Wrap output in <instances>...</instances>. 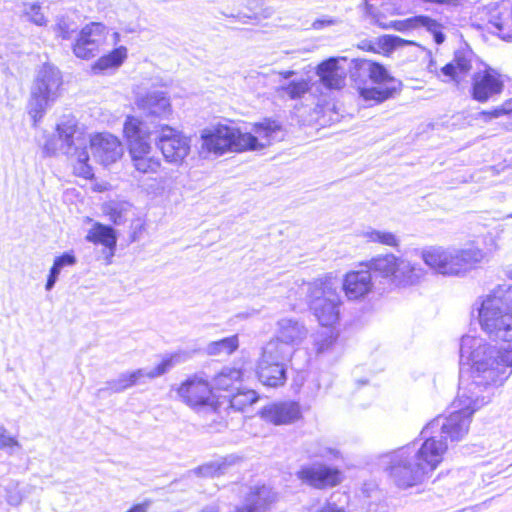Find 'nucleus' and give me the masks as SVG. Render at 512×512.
Wrapping results in <instances>:
<instances>
[{"mask_svg": "<svg viewBox=\"0 0 512 512\" xmlns=\"http://www.w3.org/2000/svg\"><path fill=\"white\" fill-rule=\"evenodd\" d=\"M252 133H242V135H249L253 140L248 141L245 150H262L273 142L280 141L283 138L282 125L271 119H264L261 122L253 125Z\"/></svg>", "mask_w": 512, "mask_h": 512, "instance_id": "obj_20", "label": "nucleus"}, {"mask_svg": "<svg viewBox=\"0 0 512 512\" xmlns=\"http://www.w3.org/2000/svg\"><path fill=\"white\" fill-rule=\"evenodd\" d=\"M239 346V340L237 335H232L230 337L223 338L218 341H213L209 343L206 347V352L208 355L218 356V355H230L235 350H237Z\"/></svg>", "mask_w": 512, "mask_h": 512, "instance_id": "obj_39", "label": "nucleus"}, {"mask_svg": "<svg viewBox=\"0 0 512 512\" xmlns=\"http://www.w3.org/2000/svg\"><path fill=\"white\" fill-rule=\"evenodd\" d=\"M296 476L302 483L315 489L334 487L341 482L339 470L324 464L302 466Z\"/></svg>", "mask_w": 512, "mask_h": 512, "instance_id": "obj_16", "label": "nucleus"}, {"mask_svg": "<svg viewBox=\"0 0 512 512\" xmlns=\"http://www.w3.org/2000/svg\"><path fill=\"white\" fill-rule=\"evenodd\" d=\"M106 26L102 23L92 22L80 31L73 52L76 57L89 59L96 55L100 45L104 42Z\"/></svg>", "mask_w": 512, "mask_h": 512, "instance_id": "obj_17", "label": "nucleus"}, {"mask_svg": "<svg viewBox=\"0 0 512 512\" xmlns=\"http://www.w3.org/2000/svg\"><path fill=\"white\" fill-rule=\"evenodd\" d=\"M58 147L63 154L76 156L74 166L76 175L85 179L93 177L92 167L88 164L89 155L86 151V139L74 118H67L57 125Z\"/></svg>", "mask_w": 512, "mask_h": 512, "instance_id": "obj_6", "label": "nucleus"}, {"mask_svg": "<svg viewBox=\"0 0 512 512\" xmlns=\"http://www.w3.org/2000/svg\"><path fill=\"white\" fill-rule=\"evenodd\" d=\"M275 500L276 495L270 487H257L247 495L245 503L236 508L235 512H266Z\"/></svg>", "mask_w": 512, "mask_h": 512, "instance_id": "obj_29", "label": "nucleus"}, {"mask_svg": "<svg viewBox=\"0 0 512 512\" xmlns=\"http://www.w3.org/2000/svg\"><path fill=\"white\" fill-rule=\"evenodd\" d=\"M154 128L157 133L156 145L164 159L174 165L182 164L191 149L190 139L166 124L155 125Z\"/></svg>", "mask_w": 512, "mask_h": 512, "instance_id": "obj_13", "label": "nucleus"}, {"mask_svg": "<svg viewBox=\"0 0 512 512\" xmlns=\"http://www.w3.org/2000/svg\"><path fill=\"white\" fill-rule=\"evenodd\" d=\"M317 512H345V510L338 507L336 504L326 503Z\"/></svg>", "mask_w": 512, "mask_h": 512, "instance_id": "obj_51", "label": "nucleus"}, {"mask_svg": "<svg viewBox=\"0 0 512 512\" xmlns=\"http://www.w3.org/2000/svg\"><path fill=\"white\" fill-rule=\"evenodd\" d=\"M495 388L479 382L470 376V381L461 384L458 390L457 398L453 405L455 408L463 410L470 416L476 411L487 405L493 395Z\"/></svg>", "mask_w": 512, "mask_h": 512, "instance_id": "obj_14", "label": "nucleus"}, {"mask_svg": "<svg viewBox=\"0 0 512 512\" xmlns=\"http://www.w3.org/2000/svg\"><path fill=\"white\" fill-rule=\"evenodd\" d=\"M460 359L471 363V377L495 389L512 374V344L502 348L480 336L465 335L460 342Z\"/></svg>", "mask_w": 512, "mask_h": 512, "instance_id": "obj_2", "label": "nucleus"}, {"mask_svg": "<svg viewBox=\"0 0 512 512\" xmlns=\"http://www.w3.org/2000/svg\"><path fill=\"white\" fill-rule=\"evenodd\" d=\"M186 354L175 353L165 357L154 369H138L133 372L121 373L116 379L105 382V386L98 389L96 395L100 397L103 394L121 393L126 389L139 383L144 377L153 379L168 372L176 364L185 361Z\"/></svg>", "mask_w": 512, "mask_h": 512, "instance_id": "obj_11", "label": "nucleus"}, {"mask_svg": "<svg viewBox=\"0 0 512 512\" xmlns=\"http://www.w3.org/2000/svg\"><path fill=\"white\" fill-rule=\"evenodd\" d=\"M364 237L374 243H379L382 245L396 247L398 246V238L395 234L388 231H380V230H368L364 233Z\"/></svg>", "mask_w": 512, "mask_h": 512, "instance_id": "obj_43", "label": "nucleus"}, {"mask_svg": "<svg viewBox=\"0 0 512 512\" xmlns=\"http://www.w3.org/2000/svg\"><path fill=\"white\" fill-rule=\"evenodd\" d=\"M131 208L129 202L112 200L103 205V212L115 225H121L128 219Z\"/></svg>", "mask_w": 512, "mask_h": 512, "instance_id": "obj_36", "label": "nucleus"}, {"mask_svg": "<svg viewBox=\"0 0 512 512\" xmlns=\"http://www.w3.org/2000/svg\"><path fill=\"white\" fill-rule=\"evenodd\" d=\"M367 270L375 278H382L396 286L413 285L423 276V269L394 254L379 255L366 263Z\"/></svg>", "mask_w": 512, "mask_h": 512, "instance_id": "obj_5", "label": "nucleus"}, {"mask_svg": "<svg viewBox=\"0 0 512 512\" xmlns=\"http://www.w3.org/2000/svg\"><path fill=\"white\" fill-rule=\"evenodd\" d=\"M453 253L455 266L454 276L466 274L484 258V252L475 246H468L465 248L453 247Z\"/></svg>", "mask_w": 512, "mask_h": 512, "instance_id": "obj_30", "label": "nucleus"}, {"mask_svg": "<svg viewBox=\"0 0 512 512\" xmlns=\"http://www.w3.org/2000/svg\"><path fill=\"white\" fill-rule=\"evenodd\" d=\"M258 400L257 393L254 390L238 391L230 398V407L243 411L247 406H251Z\"/></svg>", "mask_w": 512, "mask_h": 512, "instance_id": "obj_42", "label": "nucleus"}, {"mask_svg": "<svg viewBox=\"0 0 512 512\" xmlns=\"http://www.w3.org/2000/svg\"><path fill=\"white\" fill-rule=\"evenodd\" d=\"M201 153L222 155L226 151H245L248 141L253 140L249 135L226 124H217L201 131Z\"/></svg>", "mask_w": 512, "mask_h": 512, "instance_id": "obj_8", "label": "nucleus"}, {"mask_svg": "<svg viewBox=\"0 0 512 512\" xmlns=\"http://www.w3.org/2000/svg\"><path fill=\"white\" fill-rule=\"evenodd\" d=\"M61 84L60 71L52 65H43L33 83L29 101V113L35 120L42 117L48 105L58 97Z\"/></svg>", "mask_w": 512, "mask_h": 512, "instance_id": "obj_9", "label": "nucleus"}, {"mask_svg": "<svg viewBox=\"0 0 512 512\" xmlns=\"http://www.w3.org/2000/svg\"><path fill=\"white\" fill-rule=\"evenodd\" d=\"M152 146L143 148L141 145L134 144L133 151H129L131 160L135 169L142 174L156 173L161 162L157 157L151 155Z\"/></svg>", "mask_w": 512, "mask_h": 512, "instance_id": "obj_31", "label": "nucleus"}, {"mask_svg": "<svg viewBox=\"0 0 512 512\" xmlns=\"http://www.w3.org/2000/svg\"><path fill=\"white\" fill-rule=\"evenodd\" d=\"M478 320L490 338L512 344V283L498 285L482 299Z\"/></svg>", "mask_w": 512, "mask_h": 512, "instance_id": "obj_3", "label": "nucleus"}, {"mask_svg": "<svg viewBox=\"0 0 512 512\" xmlns=\"http://www.w3.org/2000/svg\"><path fill=\"white\" fill-rule=\"evenodd\" d=\"M396 31L404 32L419 27H424L430 32L436 44L440 45L445 41V34L442 32V25L435 19L426 15H417L400 21H392L389 26Z\"/></svg>", "mask_w": 512, "mask_h": 512, "instance_id": "obj_26", "label": "nucleus"}, {"mask_svg": "<svg viewBox=\"0 0 512 512\" xmlns=\"http://www.w3.org/2000/svg\"><path fill=\"white\" fill-rule=\"evenodd\" d=\"M21 7L22 15L25 16L30 22L38 26L46 25L47 20L42 14L41 6L38 3H23Z\"/></svg>", "mask_w": 512, "mask_h": 512, "instance_id": "obj_44", "label": "nucleus"}, {"mask_svg": "<svg viewBox=\"0 0 512 512\" xmlns=\"http://www.w3.org/2000/svg\"><path fill=\"white\" fill-rule=\"evenodd\" d=\"M301 408L297 402L285 401L265 406L261 416L274 425H288L301 418Z\"/></svg>", "mask_w": 512, "mask_h": 512, "instance_id": "obj_24", "label": "nucleus"}, {"mask_svg": "<svg viewBox=\"0 0 512 512\" xmlns=\"http://www.w3.org/2000/svg\"><path fill=\"white\" fill-rule=\"evenodd\" d=\"M60 273L61 270L55 265H52L45 285L46 290L50 291L55 286Z\"/></svg>", "mask_w": 512, "mask_h": 512, "instance_id": "obj_50", "label": "nucleus"}, {"mask_svg": "<svg viewBox=\"0 0 512 512\" xmlns=\"http://www.w3.org/2000/svg\"><path fill=\"white\" fill-rule=\"evenodd\" d=\"M158 123L157 125H159ZM156 124H151L148 120H141L135 116H127L123 132L127 141L128 150L133 151L134 144L141 145L143 148L151 146V135L155 132Z\"/></svg>", "mask_w": 512, "mask_h": 512, "instance_id": "obj_22", "label": "nucleus"}, {"mask_svg": "<svg viewBox=\"0 0 512 512\" xmlns=\"http://www.w3.org/2000/svg\"><path fill=\"white\" fill-rule=\"evenodd\" d=\"M241 461V458L236 455H228L221 457L214 461L205 463L188 473L200 477H216L225 474L230 467L236 465Z\"/></svg>", "mask_w": 512, "mask_h": 512, "instance_id": "obj_32", "label": "nucleus"}, {"mask_svg": "<svg viewBox=\"0 0 512 512\" xmlns=\"http://www.w3.org/2000/svg\"><path fill=\"white\" fill-rule=\"evenodd\" d=\"M291 359L290 349L278 342H268L262 349L257 365L259 381L268 387H279L285 384L286 365Z\"/></svg>", "mask_w": 512, "mask_h": 512, "instance_id": "obj_7", "label": "nucleus"}, {"mask_svg": "<svg viewBox=\"0 0 512 512\" xmlns=\"http://www.w3.org/2000/svg\"><path fill=\"white\" fill-rule=\"evenodd\" d=\"M503 89L502 81L489 71L474 74L471 95L478 102H486L500 94Z\"/></svg>", "mask_w": 512, "mask_h": 512, "instance_id": "obj_25", "label": "nucleus"}, {"mask_svg": "<svg viewBox=\"0 0 512 512\" xmlns=\"http://www.w3.org/2000/svg\"><path fill=\"white\" fill-rule=\"evenodd\" d=\"M507 218H512V214L507 215Z\"/></svg>", "mask_w": 512, "mask_h": 512, "instance_id": "obj_60", "label": "nucleus"}, {"mask_svg": "<svg viewBox=\"0 0 512 512\" xmlns=\"http://www.w3.org/2000/svg\"><path fill=\"white\" fill-rule=\"evenodd\" d=\"M178 396L190 407L212 404V387L203 373L187 378L177 389Z\"/></svg>", "mask_w": 512, "mask_h": 512, "instance_id": "obj_15", "label": "nucleus"}, {"mask_svg": "<svg viewBox=\"0 0 512 512\" xmlns=\"http://www.w3.org/2000/svg\"><path fill=\"white\" fill-rule=\"evenodd\" d=\"M77 29V23L68 16L58 17L54 27L55 33L63 39H70Z\"/></svg>", "mask_w": 512, "mask_h": 512, "instance_id": "obj_45", "label": "nucleus"}, {"mask_svg": "<svg viewBox=\"0 0 512 512\" xmlns=\"http://www.w3.org/2000/svg\"><path fill=\"white\" fill-rule=\"evenodd\" d=\"M334 24V21L333 20H316L314 23H313V27L315 29H320L322 28L323 26L325 25H332Z\"/></svg>", "mask_w": 512, "mask_h": 512, "instance_id": "obj_54", "label": "nucleus"}, {"mask_svg": "<svg viewBox=\"0 0 512 512\" xmlns=\"http://www.w3.org/2000/svg\"><path fill=\"white\" fill-rule=\"evenodd\" d=\"M21 447L19 441L11 436L4 426L0 425V450H5L9 455H13Z\"/></svg>", "mask_w": 512, "mask_h": 512, "instance_id": "obj_46", "label": "nucleus"}, {"mask_svg": "<svg viewBox=\"0 0 512 512\" xmlns=\"http://www.w3.org/2000/svg\"><path fill=\"white\" fill-rule=\"evenodd\" d=\"M489 25L494 29L492 32L502 39L512 40V10L492 14Z\"/></svg>", "mask_w": 512, "mask_h": 512, "instance_id": "obj_35", "label": "nucleus"}, {"mask_svg": "<svg viewBox=\"0 0 512 512\" xmlns=\"http://www.w3.org/2000/svg\"><path fill=\"white\" fill-rule=\"evenodd\" d=\"M309 90V83L305 79L291 81L285 86L277 89L278 93L282 96L286 95L290 99H299L305 95Z\"/></svg>", "mask_w": 512, "mask_h": 512, "instance_id": "obj_40", "label": "nucleus"}, {"mask_svg": "<svg viewBox=\"0 0 512 512\" xmlns=\"http://www.w3.org/2000/svg\"><path fill=\"white\" fill-rule=\"evenodd\" d=\"M201 512H216V510L214 507H209V508L202 510Z\"/></svg>", "mask_w": 512, "mask_h": 512, "instance_id": "obj_57", "label": "nucleus"}, {"mask_svg": "<svg viewBox=\"0 0 512 512\" xmlns=\"http://www.w3.org/2000/svg\"><path fill=\"white\" fill-rule=\"evenodd\" d=\"M335 341L334 333L331 329H325L314 335V346L317 353L326 351Z\"/></svg>", "mask_w": 512, "mask_h": 512, "instance_id": "obj_47", "label": "nucleus"}, {"mask_svg": "<svg viewBox=\"0 0 512 512\" xmlns=\"http://www.w3.org/2000/svg\"><path fill=\"white\" fill-rule=\"evenodd\" d=\"M7 501L9 504L17 506L21 503L22 496L19 492L15 491V493H10L7 496Z\"/></svg>", "mask_w": 512, "mask_h": 512, "instance_id": "obj_52", "label": "nucleus"}, {"mask_svg": "<svg viewBox=\"0 0 512 512\" xmlns=\"http://www.w3.org/2000/svg\"><path fill=\"white\" fill-rule=\"evenodd\" d=\"M127 57V49L124 46H120L109 54L100 57L93 65L95 72H102L108 69L118 68Z\"/></svg>", "mask_w": 512, "mask_h": 512, "instance_id": "obj_37", "label": "nucleus"}, {"mask_svg": "<svg viewBox=\"0 0 512 512\" xmlns=\"http://www.w3.org/2000/svg\"><path fill=\"white\" fill-rule=\"evenodd\" d=\"M301 289L306 293L310 310L322 326L328 328L338 322L341 300L330 281L317 279L303 283Z\"/></svg>", "mask_w": 512, "mask_h": 512, "instance_id": "obj_4", "label": "nucleus"}, {"mask_svg": "<svg viewBox=\"0 0 512 512\" xmlns=\"http://www.w3.org/2000/svg\"><path fill=\"white\" fill-rule=\"evenodd\" d=\"M241 376V370L225 367L214 377L211 387L212 389L228 390L240 381Z\"/></svg>", "mask_w": 512, "mask_h": 512, "instance_id": "obj_38", "label": "nucleus"}, {"mask_svg": "<svg viewBox=\"0 0 512 512\" xmlns=\"http://www.w3.org/2000/svg\"><path fill=\"white\" fill-rule=\"evenodd\" d=\"M150 502L145 501L140 504L134 505L132 508H130L127 512H147L149 508Z\"/></svg>", "mask_w": 512, "mask_h": 512, "instance_id": "obj_53", "label": "nucleus"}, {"mask_svg": "<svg viewBox=\"0 0 512 512\" xmlns=\"http://www.w3.org/2000/svg\"><path fill=\"white\" fill-rule=\"evenodd\" d=\"M76 264V258L75 256L70 253L66 252L62 254L61 256H58L55 258L53 265L58 267L60 270H62L64 267L73 266Z\"/></svg>", "mask_w": 512, "mask_h": 512, "instance_id": "obj_48", "label": "nucleus"}, {"mask_svg": "<svg viewBox=\"0 0 512 512\" xmlns=\"http://www.w3.org/2000/svg\"><path fill=\"white\" fill-rule=\"evenodd\" d=\"M316 73L322 85L327 89L339 90L345 86L347 74L345 69L339 65V60L336 58H329L320 63Z\"/></svg>", "mask_w": 512, "mask_h": 512, "instance_id": "obj_28", "label": "nucleus"}, {"mask_svg": "<svg viewBox=\"0 0 512 512\" xmlns=\"http://www.w3.org/2000/svg\"><path fill=\"white\" fill-rule=\"evenodd\" d=\"M446 450L444 441L428 437L419 447L408 445L380 456L379 466L398 488L408 489L430 477Z\"/></svg>", "mask_w": 512, "mask_h": 512, "instance_id": "obj_1", "label": "nucleus"}, {"mask_svg": "<svg viewBox=\"0 0 512 512\" xmlns=\"http://www.w3.org/2000/svg\"><path fill=\"white\" fill-rule=\"evenodd\" d=\"M257 314H259V310L252 309L251 311H247V312H243V313L238 314V317L248 318V317L255 316Z\"/></svg>", "mask_w": 512, "mask_h": 512, "instance_id": "obj_55", "label": "nucleus"}, {"mask_svg": "<svg viewBox=\"0 0 512 512\" xmlns=\"http://www.w3.org/2000/svg\"><path fill=\"white\" fill-rule=\"evenodd\" d=\"M372 287V276L366 270L348 272L343 280V290L349 300L364 298L371 292Z\"/></svg>", "mask_w": 512, "mask_h": 512, "instance_id": "obj_27", "label": "nucleus"}, {"mask_svg": "<svg viewBox=\"0 0 512 512\" xmlns=\"http://www.w3.org/2000/svg\"><path fill=\"white\" fill-rule=\"evenodd\" d=\"M424 263L433 271L444 276H454L453 247L429 246L421 250Z\"/></svg>", "mask_w": 512, "mask_h": 512, "instance_id": "obj_23", "label": "nucleus"}, {"mask_svg": "<svg viewBox=\"0 0 512 512\" xmlns=\"http://www.w3.org/2000/svg\"><path fill=\"white\" fill-rule=\"evenodd\" d=\"M294 74H295V72H294V71H291V70H289V71H285V72H281V73H280V75H282V76H283V78H285V79L290 78V77H291V76H293Z\"/></svg>", "mask_w": 512, "mask_h": 512, "instance_id": "obj_56", "label": "nucleus"}, {"mask_svg": "<svg viewBox=\"0 0 512 512\" xmlns=\"http://www.w3.org/2000/svg\"><path fill=\"white\" fill-rule=\"evenodd\" d=\"M136 105L151 124L161 123L172 113L170 99L163 91H151L138 97Z\"/></svg>", "mask_w": 512, "mask_h": 512, "instance_id": "obj_18", "label": "nucleus"}, {"mask_svg": "<svg viewBox=\"0 0 512 512\" xmlns=\"http://www.w3.org/2000/svg\"><path fill=\"white\" fill-rule=\"evenodd\" d=\"M93 158L108 166L118 161L123 155V147L117 137L110 133H98L90 138Z\"/></svg>", "mask_w": 512, "mask_h": 512, "instance_id": "obj_19", "label": "nucleus"}, {"mask_svg": "<svg viewBox=\"0 0 512 512\" xmlns=\"http://www.w3.org/2000/svg\"><path fill=\"white\" fill-rule=\"evenodd\" d=\"M430 2L437 3L438 0H429Z\"/></svg>", "mask_w": 512, "mask_h": 512, "instance_id": "obj_58", "label": "nucleus"}, {"mask_svg": "<svg viewBox=\"0 0 512 512\" xmlns=\"http://www.w3.org/2000/svg\"><path fill=\"white\" fill-rule=\"evenodd\" d=\"M86 240L93 243H100L111 250V256L114 254L113 250L116 246L117 239L112 227L96 223L89 230Z\"/></svg>", "mask_w": 512, "mask_h": 512, "instance_id": "obj_34", "label": "nucleus"}, {"mask_svg": "<svg viewBox=\"0 0 512 512\" xmlns=\"http://www.w3.org/2000/svg\"><path fill=\"white\" fill-rule=\"evenodd\" d=\"M118 36H119L118 33H114L115 38H118Z\"/></svg>", "mask_w": 512, "mask_h": 512, "instance_id": "obj_59", "label": "nucleus"}, {"mask_svg": "<svg viewBox=\"0 0 512 512\" xmlns=\"http://www.w3.org/2000/svg\"><path fill=\"white\" fill-rule=\"evenodd\" d=\"M361 69L367 72L369 78L376 84L374 87L360 88V96L365 101L382 103L389 98H393L401 91V81L390 76L383 65L365 60L361 64Z\"/></svg>", "mask_w": 512, "mask_h": 512, "instance_id": "obj_12", "label": "nucleus"}, {"mask_svg": "<svg viewBox=\"0 0 512 512\" xmlns=\"http://www.w3.org/2000/svg\"><path fill=\"white\" fill-rule=\"evenodd\" d=\"M308 330L304 323L295 318H281L276 323L275 338L269 342H278L290 349V357L294 346L299 345L307 337Z\"/></svg>", "mask_w": 512, "mask_h": 512, "instance_id": "obj_21", "label": "nucleus"}, {"mask_svg": "<svg viewBox=\"0 0 512 512\" xmlns=\"http://www.w3.org/2000/svg\"><path fill=\"white\" fill-rule=\"evenodd\" d=\"M471 69V61L464 53L457 52L451 62L442 67L441 72L446 79L444 82L453 81L459 85Z\"/></svg>", "mask_w": 512, "mask_h": 512, "instance_id": "obj_33", "label": "nucleus"}, {"mask_svg": "<svg viewBox=\"0 0 512 512\" xmlns=\"http://www.w3.org/2000/svg\"><path fill=\"white\" fill-rule=\"evenodd\" d=\"M491 118H497L504 114H512V98L503 103V105L492 112L487 113Z\"/></svg>", "mask_w": 512, "mask_h": 512, "instance_id": "obj_49", "label": "nucleus"}, {"mask_svg": "<svg viewBox=\"0 0 512 512\" xmlns=\"http://www.w3.org/2000/svg\"><path fill=\"white\" fill-rule=\"evenodd\" d=\"M306 453L310 458L332 459L336 458L339 452L322 441H313L307 444Z\"/></svg>", "mask_w": 512, "mask_h": 512, "instance_id": "obj_41", "label": "nucleus"}, {"mask_svg": "<svg viewBox=\"0 0 512 512\" xmlns=\"http://www.w3.org/2000/svg\"><path fill=\"white\" fill-rule=\"evenodd\" d=\"M472 416L457 409L448 416H437L430 421L421 431V435L427 439L428 437H436L448 446V440L457 442L462 440L468 433Z\"/></svg>", "mask_w": 512, "mask_h": 512, "instance_id": "obj_10", "label": "nucleus"}]
</instances>
